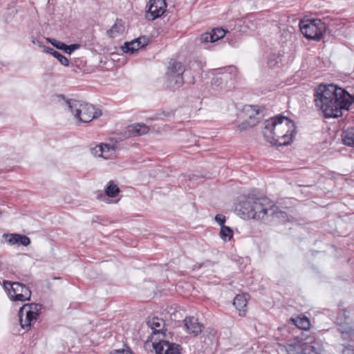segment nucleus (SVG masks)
I'll use <instances>...</instances> for the list:
<instances>
[{
	"label": "nucleus",
	"instance_id": "nucleus-1",
	"mask_svg": "<svg viewBox=\"0 0 354 354\" xmlns=\"http://www.w3.org/2000/svg\"><path fill=\"white\" fill-rule=\"evenodd\" d=\"M314 102L325 118H337L342 115L343 110L349 109L354 99L345 89L321 84L315 88Z\"/></svg>",
	"mask_w": 354,
	"mask_h": 354
},
{
	"label": "nucleus",
	"instance_id": "nucleus-2",
	"mask_svg": "<svg viewBox=\"0 0 354 354\" xmlns=\"http://www.w3.org/2000/svg\"><path fill=\"white\" fill-rule=\"evenodd\" d=\"M262 132L267 142L279 146L290 144L296 134L293 121L281 115L266 120Z\"/></svg>",
	"mask_w": 354,
	"mask_h": 354
},
{
	"label": "nucleus",
	"instance_id": "nucleus-3",
	"mask_svg": "<svg viewBox=\"0 0 354 354\" xmlns=\"http://www.w3.org/2000/svg\"><path fill=\"white\" fill-rule=\"evenodd\" d=\"M240 212L244 217L270 223L275 218H285L286 214L279 211L273 201L268 198H248L241 205Z\"/></svg>",
	"mask_w": 354,
	"mask_h": 354
},
{
	"label": "nucleus",
	"instance_id": "nucleus-4",
	"mask_svg": "<svg viewBox=\"0 0 354 354\" xmlns=\"http://www.w3.org/2000/svg\"><path fill=\"white\" fill-rule=\"evenodd\" d=\"M66 104L74 118L81 122H89L102 115L100 110L86 102L70 100L66 101Z\"/></svg>",
	"mask_w": 354,
	"mask_h": 354
},
{
	"label": "nucleus",
	"instance_id": "nucleus-5",
	"mask_svg": "<svg viewBox=\"0 0 354 354\" xmlns=\"http://www.w3.org/2000/svg\"><path fill=\"white\" fill-rule=\"evenodd\" d=\"M243 111L248 119L237 125L236 131L239 133L254 127L264 115V109L257 105H245Z\"/></svg>",
	"mask_w": 354,
	"mask_h": 354
},
{
	"label": "nucleus",
	"instance_id": "nucleus-6",
	"mask_svg": "<svg viewBox=\"0 0 354 354\" xmlns=\"http://www.w3.org/2000/svg\"><path fill=\"white\" fill-rule=\"evenodd\" d=\"M185 72L183 64L176 60H171L166 72L167 86L170 88H180L183 84V75Z\"/></svg>",
	"mask_w": 354,
	"mask_h": 354
},
{
	"label": "nucleus",
	"instance_id": "nucleus-7",
	"mask_svg": "<svg viewBox=\"0 0 354 354\" xmlns=\"http://www.w3.org/2000/svg\"><path fill=\"white\" fill-rule=\"evenodd\" d=\"M3 288L6 290L12 301H25L30 299L31 291L28 287L19 282L3 281Z\"/></svg>",
	"mask_w": 354,
	"mask_h": 354
},
{
	"label": "nucleus",
	"instance_id": "nucleus-8",
	"mask_svg": "<svg viewBox=\"0 0 354 354\" xmlns=\"http://www.w3.org/2000/svg\"><path fill=\"white\" fill-rule=\"evenodd\" d=\"M40 310L41 306L39 304H24L19 310V318L21 328H28L31 322L37 318Z\"/></svg>",
	"mask_w": 354,
	"mask_h": 354
},
{
	"label": "nucleus",
	"instance_id": "nucleus-9",
	"mask_svg": "<svg viewBox=\"0 0 354 354\" xmlns=\"http://www.w3.org/2000/svg\"><path fill=\"white\" fill-rule=\"evenodd\" d=\"M146 18L153 21L162 16L167 8L165 0H150L147 4Z\"/></svg>",
	"mask_w": 354,
	"mask_h": 354
},
{
	"label": "nucleus",
	"instance_id": "nucleus-10",
	"mask_svg": "<svg viewBox=\"0 0 354 354\" xmlns=\"http://www.w3.org/2000/svg\"><path fill=\"white\" fill-rule=\"evenodd\" d=\"M90 151L93 156L105 160L113 159L115 157V147L106 143H100L91 147Z\"/></svg>",
	"mask_w": 354,
	"mask_h": 354
},
{
	"label": "nucleus",
	"instance_id": "nucleus-11",
	"mask_svg": "<svg viewBox=\"0 0 354 354\" xmlns=\"http://www.w3.org/2000/svg\"><path fill=\"white\" fill-rule=\"evenodd\" d=\"M153 346L157 354H180V346L168 341L153 342Z\"/></svg>",
	"mask_w": 354,
	"mask_h": 354
},
{
	"label": "nucleus",
	"instance_id": "nucleus-12",
	"mask_svg": "<svg viewBox=\"0 0 354 354\" xmlns=\"http://www.w3.org/2000/svg\"><path fill=\"white\" fill-rule=\"evenodd\" d=\"M326 30V25L322 20L311 18V40L319 41Z\"/></svg>",
	"mask_w": 354,
	"mask_h": 354
},
{
	"label": "nucleus",
	"instance_id": "nucleus-13",
	"mask_svg": "<svg viewBox=\"0 0 354 354\" xmlns=\"http://www.w3.org/2000/svg\"><path fill=\"white\" fill-rule=\"evenodd\" d=\"M225 33L226 31L224 29L215 28L211 32L202 34L200 37V41L202 44L213 43L223 38L225 35Z\"/></svg>",
	"mask_w": 354,
	"mask_h": 354
},
{
	"label": "nucleus",
	"instance_id": "nucleus-14",
	"mask_svg": "<svg viewBox=\"0 0 354 354\" xmlns=\"http://www.w3.org/2000/svg\"><path fill=\"white\" fill-rule=\"evenodd\" d=\"M184 326L188 333L197 335L201 333L203 326L198 322L197 318L194 317H188L183 320Z\"/></svg>",
	"mask_w": 354,
	"mask_h": 354
},
{
	"label": "nucleus",
	"instance_id": "nucleus-15",
	"mask_svg": "<svg viewBox=\"0 0 354 354\" xmlns=\"http://www.w3.org/2000/svg\"><path fill=\"white\" fill-rule=\"evenodd\" d=\"M147 324L148 326L152 330L151 339L154 338L155 335L163 334L165 327V322L163 321V319L154 317L149 318L147 322Z\"/></svg>",
	"mask_w": 354,
	"mask_h": 354
},
{
	"label": "nucleus",
	"instance_id": "nucleus-16",
	"mask_svg": "<svg viewBox=\"0 0 354 354\" xmlns=\"http://www.w3.org/2000/svg\"><path fill=\"white\" fill-rule=\"evenodd\" d=\"M147 45L145 37L138 38L131 42H127L122 47V50L126 53L133 54L136 51Z\"/></svg>",
	"mask_w": 354,
	"mask_h": 354
},
{
	"label": "nucleus",
	"instance_id": "nucleus-17",
	"mask_svg": "<svg viewBox=\"0 0 354 354\" xmlns=\"http://www.w3.org/2000/svg\"><path fill=\"white\" fill-rule=\"evenodd\" d=\"M149 127L143 123H136L129 125L127 127L126 133L128 137L140 136L147 134Z\"/></svg>",
	"mask_w": 354,
	"mask_h": 354
},
{
	"label": "nucleus",
	"instance_id": "nucleus-18",
	"mask_svg": "<svg viewBox=\"0 0 354 354\" xmlns=\"http://www.w3.org/2000/svg\"><path fill=\"white\" fill-rule=\"evenodd\" d=\"M203 337L204 346L207 348H213L216 346L217 337L216 331L214 328H209L205 330Z\"/></svg>",
	"mask_w": 354,
	"mask_h": 354
},
{
	"label": "nucleus",
	"instance_id": "nucleus-19",
	"mask_svg": "<svg viewBox=\"0 0 354 354\" xmlns=\"http://www.w3.org/2000/svg\"><path fill=\"white\" fill-rule=\"evenodd\" d=\"M233 304L239 310V315L240 316H244L245 315L247 306V298L245 295H236L234 299Z\"/></svg>",
	"mask_w": 354,
	"mask_h": 354
},
{
	"label": "nucleus",
	"instance_id": "nucleus-20",
	"mask_svg": "<svg viewBox=\"0 0 354 354\" xmlns=\"http://www.w3.org/2000/svg\"><path fill=\"white\" fill-rule=\"evenodd\" d=\"M124 31V26L121 19H116L112 27L107 30L106 34L111 38L121 35Z\"/></svg>",
	"mask_w": 354,
	"mask_h": 354
},
{
	"label": "nucleus",
	"instance_id": "nucleus-21",
	"mask_svg": "<svg viewBox=\"0 0 354 354\" xmlns=\"http://www.w3.org/2000/svg\"><path fill=\"white\" fill-rule=\"evenodd\" d=\"M342 140L345 145L354 147V127H349L344 131Z\"/></svg>",
	"mask_w": 354,
	"mask_h": 354
},
{
	"label": "nucleus",
	"instance_id": "nucleus-22",
	"mask_svg": "<svg viewBox=\"0 0 354 354\" xmlns=\"http://www.w3.org/2000/svg\"><path fill=\"white\" fill-rule=\"evenodd\" d=\"M44 52L50 54L54 57L57 58L62 65L65 66L69 65L68 59L59 52L55 50L53 48L50 47L44 48Z\"/></svg>",
	"mask_w": 354,
	"mask_h": 354
},
{
	"label": "nucleus",
	"instance_id": "nucleus-23",
	"mask_svg": "<svg viewBox=\"0 0 354 354\" xmlns=\"http://www.w3.org/2000/svg\"><path fill=\"white\" fill-rule=\"evenodd\" d=\"M299 28L304 36L310 40V20L308 19H303L299 22Z\"/></svg>",
	"mask_w": 354,
	"mask_h": 354
},
{
	"label": "nucleus",
	"instance_id": "nucleus-24",
	"mask_svg": "<svg viewBox=\"0 0 354 354\" xmlns=\"http://www.w3.org/2000/svg\"><path fill=\"white\" fill-rule=\"evenodd\" d=\"M292 319L298 328L304 330L310 328V319H308L306 317H297L296 319Z\"/></svg>",
	"mask_w": 354,
	"mask_h": 354
},
{
	"label": "nucleus",
	"instance_id": "nucleus-25",
	"mask_svg": "<svg viewBox=\"0 0 354 354\" xmlns=\"http://www.w3.org/2000/svg\"><path fill=\"white\" fill-rule=\"evenodd\" d=\"M281 61V55L280 54H271L268 58V65L270 68H275Z\"/></svg>",
	"mask_w": 354,
	"mask_h": 354
},
{
	"label": "nucleus",
	"instance_id": "nucleus-26",
	"mask_svg": "<svg viewBox=\"0 0 354 354\" xmlns=\"http://www.w3.org/2000/svg\"><path fill=\"white\" fill-rule=\"evenodd\" d=\"M232 236L233 231L230 227L224 225L221 227L220 236L223 240L229 241Z\"/></svg>",
	"mask_w": 354,
	"mask_h": 354
},
{
	"label": "nucleus",
	"instance_id": "nucleus-27",
	"mask_svg": "<svg viewBox=\"0 0 354 354\" xmlns=\"http://www.w3.org/2000/svg\"><path fill=\"white\" fill-rule=\"evenodd\" d=\"M105 193L108 196L114 197L119 193V188L113 181H110L105 189Z\"/></svg>",
	"mask_w": 354,
	"mask_h": 354
},
{
	"label": "nucleus",
	"instance_id": "nucleus-28",
	"mask_svg": "<svg viewBox=\"0 0 354 354\" xmlns=\"http://www.w3.org/2000/svg\"><path fill=\"white\" fill-rule=\"evenodd\" d=\"M3 236L5 238L6 241L10 245L18 243L19 234H4Z\"/></svg>",
	"mask_w": 354,
	"mask_h": 354
},
{
	"label": "nucleus",
	"instance_id": "nucleus-29",
	"mask_svg": "<svg viewBox=\"0 0 354 354\" xmlns=\"http://www.w3.org/2000/svg\"><path fill=\"white\" fill-rule=\"evenodd\" d=\"M48 42L50 43L54 47L57 49L63 50L64 47L66 46V44L60 41H58L55 39L53 38H46Z\"/></svg>",
	"mask_w": 354,
	"mask_h": 354
},
{
	"label": "nucleus",
	"instance_id": "nucleus-30",
	"mask_svg": "<svg viewBox=\"0 0 354 354\" xmlns=\"http://www.w3.org/2000/svg\"><path fill=\"white\" fill-rule=\"evenodd\" d=\"M17 241H18V243L17 244H20V245H22L24 246H28L30 243V239L28 236H26V235H23V234H19V236H18Z\"/></svg>",
	"mask_w": 354,
	"mask_h": 354
},
{
	"label": "nucleus",
	"instance_id": "nucleus-31",
	"mask_svg": "<svg viewBox=\"0 0 354 354\" xmlns=\"http://www.w3.org/2000/svg\"><path fill=\"white\" fill-rule=\"evenodd\" d=\"M80 48V45L77 44H71V45L66 44V46L64 47V49L62 50H64L66 53L71 54L73 51L79 49Z\"/></svg>",
	"mask_w": 354,
	"mask_h": 354
},
{
	"label": "nucleus",
	"instance_id": "nucleus-32",
	"mask_svg": "<svg viewBox=\"0 0 354 354\" xmlns=\"http://www.w3.org/2000/svg\"><path fill=\"white\" fill-rule=\"evenodd\" d=\"M215 221L221 225L224 226V223L225 222V216L222 214H216L214 218Z\"/></svg>",
	"mask_w": 354,
	"mask_h": 354
},
{
	"label": "nucleus",
	"instance_id": "nucleus-33",
	"mask_svg": "<svg viewBox=\"0 0 354 354\" xmlns=\"http://www.w3.org/2000/svg\"><path fill=\"white\" fill-rule=\"evenodd\" d=\"M32 44L37 45L39 47L43 49V51L44 52V48H47V46H44L41 41L39 39L32 37Z\"/></svg>",
	"mask_w": 354,
	"mask_h": 354
},
{
	"label": "nucleus",
	"instance_id": "nucleus-34",
	"mask_svg": "<svg viewBox=\"0 0 354 354\" xmlns=\"http://www.w3.org/2000/svg\"><path fill=\"white\" fill-rule=\"evenodd\" d=\"M111 354H131V351L129 349H118L113 351Z\"/></svg>",
	"mask_w": 354,
	"mask_h": 354
},
{
	"label": "nucleus",
	"instance_id": "nucleus-35",
	"mask_svg": "<svg viewBox=\"0 0 354 354\" xmlns=\"http://www.w3.org/2000/svg\"><path fill=\"white\" fill-rule=\"evenodd\" d=\"M343 354H354V350L351 348H346L343 351Z\"/></svg>",
	"mask_w": 354,
	"mask_h": 354
},
{
	"label": "nucleus",
	"instance_id": "nucleus-36",
	"mask_svg": "<svg viewBox=\"0 0 354 354\" xmlns=\"http://www.w3.org/2000/svg\"><path fill=\"white\" fill-rule=\"evenodd\" d=\"M351 332V330H349V331H342V338L344 339H346L348 337V333Z\"/></svg>",
	"mask_w": 354,
	"mask_h": 354
},
{
	"label": "nucleus",
	"instance_id": "nucleus-37",
	"mask_svg": "<svg viewBox=\"0 0 354 354\" xmlns=\"http://www.w3.org/2000/svg\"><path fill=\"white\" fill-rule=\"evenodd\" d=\"M233 69H234L233 68H232V67H229L227 70V71H232Z\"/></svg>",
	"mask_w": 354,
	"mask_h": 354
},
{
	"label": "nucleus",
	"instance_id": "nucleus-38",
	"mask_svg": "<svg viewBox=\"0 0 354 354\" xmlns=\"http://www.w3.org/2000/svg\"><path fill=\"white\" fill-rule=\"evenodd\" d=\"M2 66H3V64L2 62H0V68H1Z\"/></svg>",
	"mask_w": 354,
	"mask_h": 354
},
{
	"label": "nucleus",
	"instance_id": "nucleus-39",
	"mask_svg": "<svg viewBox=\"0 0 354 354\" xmlns=\"http://www.w3.org/2000/svg\"><path fill=\"white\" fill-rule=\"evenodd\" d=\"M310 348H311V352H312L313 351V349H314V347L313 346H311Z\"/></svg>",
	"mask_w": 354,
	"mask_h": 354
}]
</instances>
